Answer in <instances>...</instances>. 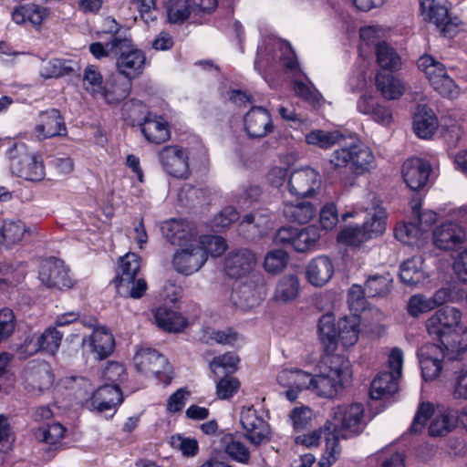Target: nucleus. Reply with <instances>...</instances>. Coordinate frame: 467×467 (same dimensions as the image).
I'll return each mask as SVG.
<instances>
[{
    "label": "nucleus",
    "instance_id": "obj_1",
    "mask_svg": "<svg viewBox=\"0 0 467 467\" xmlns=\"http://www.w3.org/2000/svg\"><path fill=\"white\" fill-rule=\"evenodd\" d=\"M277 58L285 72L294 78L293 89L295 93L310 104H318L322 99L321 94L312 84H306L299 79L303 72L294 50L286 41L271 36L261 42L257 49L254 68L259 74L264 75V71L272 67Z\"/></svg>",
    "mask_w": 467,
    "mask_h": 467
},
{
    "label": "nucleus",
    "instance_id": "obj_2",
    "mask_svg": "<svg viewBox=\"0 0 467 467\" xmlns=\"http://www.w3.org/2000/svg\"><path fill=\"white\" fill-rule=\"evenodd\" d=\"M462 313L452 306L437 310L426 321V329L435 344L443 347L451 359L467 349V333L461 326Z\"/></svg>",
    "mask_w": 467,
    "mask_h": 467
},
{
    "label": "nucleus",
    "instance_id": "obj_3",
    "mask_svg": "<svg viewBox=\"0 0 467 467\" xmlns=\"http://www.w3.org/2000/svg\"><path fill=\"white\" fill-rule=\"evenodd\" d=\"M318 368L317 375L308 373L305 389L320 397L333 398L351 378L350 363L342 355H325Z\"/></svg>",
    "mask_w": 467,
    "mask_h": 467
},
{
    "label": "nucleus",
    "instance_id": "obj_4",
    "mask_svg": "<svg viewBox=\"0 0 467 467\" xmlns=\"http://www.w3.org/2000/svg\"><path fill=\"white\" fill-rule=\"evenodd\" d=\"M330 165L335 168L348 167L356 175H363L376 168V159L371 149L358 139L344 140L329 158Z\"/></svg>",
    "mask_w": 467,
    "mask_h": 467
},
{
    "label": "nucleus",
    "instance_id": "obj_5",
    "mask_svg": "<svg viewBox=\"0 0 467 467\" xmlns=\"http://www.w3.org/2000/svg\"><path fill=\"white\" fill-rule=\"evenodd\" d=\"M76 380L79 387L76 396L79 403L84 404L89 410L99 413L112 411L110 414L112 416L117 407L123 401L119 386L104 384L97 389L96 391H92V386L88 379L78 378Z\"/></svg>",
    "mask_w": 467,
    "mask_h": 467
},
{
    "label": "nucleus",
    "instance_id": "obj_6",
    "mask_svg": "<svg viewBox=\"0 0 467 467\" xmlns=\"http://www.w3.org/2000/svg\"><path fill=\"white\" fill-rule=\"evenodd\" d=\"M6 157L13 175L33 182H41L45 178L42 158L35 152H29L24 143H13L6 150Z\"/></svg>",
    "mask_w": 467,
    "mask_h": 467
},
{
    "label": "nucleus",
    "instance_id": "obj_7",
    "mask_svg": "<svg viewBox=\"0 0 467 467\" xmlns=\"http://www.w3.org/2000/svg\"><path fill=\"white\" fill-rule=\"evenodd\" d=\"M431 417L429 435L431 437L445 436L455 427V416L451 410L438 408L435 410L431 403L423 402L420 404L415 413L410 431L411 433L420 432Z\"/></svg>",
    "mask_w": 467,
    "mask_h": 467
},
{
    "label": "nucleus",
    "instance_id": "obj_8",
    "mask_svg": "<svg viewBox=\"0 0 467 467\" xmlns=\"http://www.w3.org/2000/svg\"><path fill=\"white\" fill-rule=\"evenodd\" d=\"M140 268V257L136 254L128 253L120 258L114 280L119 295L132 298L144 295L147 284L143 278L137 277Z\"/></svg>",
    "mask_w": 467,
    "mask_h": 467
},
{
    "label": "nucleus",
    "instance_id": "obj_9",
    "mask_svg": "<svg viewBox=\"0 0 467 467\" xmlns=\"http://www.w3.org/2000/svg\"><path fill=\"white\" fill-rule=\"evenodd\" d=\"M388 364L389 371L379 372L371 382L369 390L371 399H383L398 391V380L401 377L403 365L401 349L399 348L391 349Z\"/></svg>",
    "mask_w": 467,
    "mask_h": 467
},
{
    "label": "nucleus",
    "instance_id": "obj_10",
    "mask_svg": "<svg viewBox=\"0 0 467 467\" xmlns=\"http://www.w3.org/2000/svg\"><path fill=\"white\" fill-rule=\"evenodd\" d=\"M418 67L424 72L431 87L442 97L454 99L460 88L447 74L444 66L430 55H423L418 59Z\"/></svg>",
    "mask_w": 467,
    "mask_h": 467
},
{
    "label": "nucleus",
    "instance_id": "obj_11",
    "mask_svg": "<svg viewBox=\"0 0 467 467\" xmlns=\"http://www.w3.org/2000/svg\"><path fill=\"white\" fill-rule=\"evenodd\" d=\"M255 265V255L250 250H234L225 256L223 270L231 278L253 279L254 283H259L262 280V275L254 271Z\"/></svg>",
    "mask_w": 467,
    "mask_h": 467
},
{
    "label": "nucleus",
    "instance_id": "obj_12",
    "mask_svg": "<svg viewBox=\"0 0 467 467\" xmlns=\"http://www.w3.org/2000/svg\"><path fill=\"white\" fill-rule=\"evenodd\" d=\"M364 408L360 403L337 406L333 410L331 428L334 431L358 434L364 429Z\"/></svg>",
    "mask_w": 467,
    "mask_h": 467
},
{
    "label": "nucleus",
    "instance_id": "obj_13",
    "mask_svg": "<svg viewBox=\"0 0 467 467\" xmlns=\"http://www.w3.org/2000/svg\"><path fill=\"white\" fill-rule=\"evenodd\" d=\"M128 43L125 47L118 49L116 67L118 72L130 81L142 74L146 65V56L143 51L133 47L131 40L122 38Z\"/></svg>",
    "mask_w": 467,
    "mask_h": 467
},
{
    "label": "nucleus",
    "instance_id": "obj_14",
    "mask_svg": "<svg viewBox=\"0 0 467 467\" xmlns=\"http://www.w3.org/2000/svg\"><path fill=\"white\" fill-rule=\"evenodd\" d=\"M38 278L43 285L50 288L64 290L73 285V280L65 263L54 257L41 263Z\"/></svg>",
    "mask_w": 467,
    "mask_h": 467
},
{
    "label": "nucleus",
    "instance_id": "obj_15",
    "mask_svg": "<svg viewBox=\"0 0 467 467\" xmlns=\"http://www.w3.org/2000/svg\"><path fill=\"white\" fill-rule=\"evenodd\" d=\"M158 159L171 176L186 179L190 175L189 155L185 149L177 145L165 146L158 153Z\"/></svg>",
    "mask_w": 467,
    "mask_h": 467
},
{
    "label": "nucleus",
    "instance_id": "obj_16",
    "mask_svg": "<svg viewBox=\"0 0 467 467\" xmlns=\"http://www.w3.org/2000/svg\"><path fill=\"white\" fill-rule=\"evenodd\" d=\"M419 362L421 369L422 379L425 381L435 379L442 369V360L445 356L450 358L443 347L435 343H430L419 348Z\"/></svg>",
    "mask_w": 467,
    "mask_h": 467
},
{
    "label": "nucleus",
    "instance_id": "obj_17",
    "mask_svg": "<svg viewBox=\"0 0 467 467\" xmlns=\"http://www.w3.org/2000/svg\"><path fill=\"white\" fill-rule=\"evenodd\" d=\"M54 374L50 365L45 360H32L25 371L26 389L34 394L44 392L51 388Z\"/></svg>",
    "mask_w": 467,
    "mask_h": 467
},
{
    "label": "nucleus",
    "instance_id": "obj_18",
    "mask_svg": "<svg viewBox=\"0 0 467 467\" xmlns=\"http://www.w3.org/2000/svg\"><path fill=\"white\" fill-rule=\"evenodd\" d=\"M67 128L59 110L49 109L41 111L33 130V136L38 140L66 136Z\"/></svg>",
    "mask_w": 467,
    "mask_h": 467
},
{
    "label": "nucleus",
    "instance_id": "obj_19",
    "mask_svg": "<svg viewBox=\"0 0 467 467\" xmlns=\"http://www.w3.org/2000/svg\"><path fill=\"white\" fill-rule=\"evenodd\" d=\"M263 279L259 283H254L253 279L246 280L234 287L230 301L235 308L247 311L263 300Z\"/></svg>",
    "mask_w": 467,
    "mask_h": 467
},
{
    "label": "nucleus",
    "instance_id": "obj_20",
    "mask_svg": "<svg viewBox=\"0 0 467 467\" xmlns=\"http://www.w3.org/2000/svg\"><path fill=\"white\" fill-rule=\"evenodd\" d=\"M161 229L165 238L174 245L184 247L197 244L199 237L195 225L187 220L171 219Z\"/></svg>",
    "mask_w": 467,
    "mask_h": 467
},
{
    "label": "nucleus",
    "instance_id": "obj_21",
    "mask_svg": "<svg viewBox=\"0 0 467 467\" xmlns=\"http://www.w3.org/2000/svg\"><path fill=\"white\" fill-rule=\"evenodd\" d=\"M289 192L298 197H307L320 186L319 173L309 167L294 171L287 182Z\"/></svg>",
    "mask_w": 467,
    "mask_h": 467
},
{
    "label": "nucleus",
    "instance_id": "obj_22",
    "mask_svg": "<svg viewBox=\"0 0 467 467\" xmlns=\"http://www.w3.org/2000/svg\"><path fill=\"white\" fill-rule=\"evenodd\" d=\"M206 262L205 252L198 248L197 244L184 246L178 250L172 259L174 269L184 275H191L198 272Z\"/></svg>",
    "mask_w": 467,
    "mask_h": 467
},
{
    "label": "nucleus",
    "instance_id": "obj_23",
    "mask_svg": "<svg viewBox=\"0 0 467 467\" xmlns=\"http://www.w3.org/2000/svg\"><path fill=\"white\" fill-rule=\"evenodd\" d=\"M240 422L245 431L246 439L254 445L262 443L269 434V426L265 419L253 407H244Z\"/></svg>",
    "mask_w": 467,
    "mask_h": 467
},
{
    "label": "nucleus",
    "instance_id": "obj_24",
    "mask_svg": "<svg viewBox=\"0 0 467 467\" xmlns=\"http://www.w3.org/2000/svg\"><path fill=\"white\" fill-rule=\"evenodd\" d=\"M420 16L423 20L433 23L444 35L451 36L454 31V24L448 16V9L436 0H419Z\"/></svg>",
    "mask_w": 467,
    "mask_h": 467
},
{
    "label": "nucleus",
    "instance_id": "obj_25",
    "mask_svg": "<svg viewBox=\"0 0 467 467\" xmlns=\"http://www.w3.org/2000/svg\"><path fill=\"white\" fill-rule=\"evenodd\" d=\"M431 170V165L427 161L410 158L403 163L402 177L410 189L420 191L427 184Z\"/></svg>",
    "mask_w": 467,
    "mask_h": 467
},
{
    "label": "nucleus",
    "instance_id": "obj_26",
    "mask_svg": "<svg viewBox=\"0 0 467 467\" xmlns=\"http://www.w3.org/2000/svg\"><path fill=\"white\" fill-rule=\"evenodd\" d=\"M244 130L251 138H263L273 131L270 113L263 107H253L244 117Z\"/></svg>",
    "mask_w": 467,
    "mask_h": 467
},
{
    "label": "nucleus",
    "instance_id": "obj_27",
    "mask_svg": "<svg viewBox=\"0 0 467 467\" xmlns=\"http://www.w3.org/2000/svg\"><path fill=\"white\" fill-rule=\"evenodd\" d=\"M133 361L139 372L152 376H157L161 373L167 364L164 356L160 354L156 349L148 347L138 348Z\"/></svg>",
    "mask_w": 467,
    "mask_h": 467
},
{
    "label": "nucleus",
    "instance_id": "obj_28",
    "mask_svg": "<svg viewBox=\"0 0 467 467\" xmlns=\"http://www.w3.org/2000/svg\"><path fill=\"white\" fill-rule=\"evenodd\" d=\"M96 319H90L88 322L83 321L87 327H93V332L88 337V345L91 350L97 354L98 358L103 359L109 356L114 349L115 341L112 334L105 327H96ZM86 338L83 339L85 343Z\"/></svg>",
    "mask_w": 467,
    "mask_h": 467
},
{
    "label": "nucleus",
    "instance_id": "obj_29",
    "mask_svg": "<svg viewBox=\"0 0 467 467\" xmlns=\"http://www.w3.org/2000/svg\"><path fill=\"white\" fill-rule=\"evenodd\" d=\"M276 380L280 386L286 389L285 395L289 401H295L298 394L305 389L306 380L309 382L308 373L296 368L281 369Z\"/></svg>",
    "mask_w": 467,
    "mask_h": 467
},
{
    "label": "nucleus",
    "instance_id": "obj_30",
    "mask_svg": "<svg viewBox=\"0 0 467 467\" xmlns=\"http://www.w3.org/2000/svg\"><path fill=\"white\" fill-rule=\"evenodd\" d=\"M465 240V231L458 223H442L433 231V243L442 250H451Z\"/></svg>",
    "mask_w": 467,
    "mask_h": 467
},
{
    "label": "nucleus",
    "instance_id": "obj_31",
    "mask_svg": "<svg viewBox=\"0 0 467 467\" xmlns=\"http://www.w3.org/2000/svg\"><path fill=\"white\" fill-rule=\"evenodd\" d=\"M140 126L149 142L161 144L170 139L169 123L161 116L147 113Z\"/></svg>",
    "mask_w": 467,
    "mask_h": 467
},
{
    "label": "nucleus",
    "instance_id": "obj_32",
    "mask_svg": "<svg viewBox=\"0 0 467 467\" xmlns=\"http://www.w3.org/2000/svg\"><path fill=\"white\" fill-rule=\"evenodd\" d=\"M334 275V265L325 255L313 258L306 267V278L309 284L320 287L326 285Z\"/></svg>",
    "mask_w": 467,
    "mask_h": 467
},
{
    "label": "nucleus",
    "instance_id": "obj_33",
    "mask_svg": "<svg viewBox=\"0 0 467 467\" xmlns=\"http://www.w3.org/2000/svg\"><path fill=\"white\" fill-rule=\"evenodd\" d=\"M132 82L119 75H112L105 83L99 97L108 104H118L130 93Z\"/></svg>",
    "mask_w": 467,
    "mask_h": 467
},
{
    "label": "nucleus",
    "instance_id": "obj_34",
    "mask_svg": "<svg viewBox=\"0 0 467 467\" xmlns=\"http://www.w3.org/2000/svg\"><path fill=\"white\" fill-rule=\"evenodd\" d=\"M246 436L227 433L221 439V445L224 452L233 460L240 463H248L250 451L245 445Z\"/></svg>",
    "mask_w": 467,
    "mask_h": 467
},
{
    "label": "nucleus",
    "instance_id": "obj_35",
    "mask_svg": "<svg viewBox=\"0 0 467 467\" xmlns=\"http://www.w3.org/2000/svg\"><path fill=\"white\" fill-rule=\"evenodd\" d=\"M360 318L358 314L345 316L337 322V341L344 348L354 346L359 336Z\"/></svg>",
    "mask_w": 467,
    "mask_h": 467
},
{
    "label": "nucleus",
    "instance_id": "obj_36",
    "mask_svg": "<svg viewBox=\"0 0 467 467\" xmlns=\"http://www.w3.org/2000/svg\"><path fill=\"white\" fill-rule=\"evenodd\" d=\"M439 127L438 119L431 109L419 107L413 118V130L420 139H430Z\"/></svg>",
    "mask_w": 467,
    "mask_h": 467
},
{
    "label": "nucleus",
    "instance_id": "obj_37",
    "mask_svg": "<svg viewBox=\"0 0 467 467\" xmlns=\"http://www.w3.org/2000/svg\"><path fill=\"white\" fill-rule=\"evenodd\" d=\"M395 237L400 242L410 246L420 247L428 238L426 230L417 223H402L395 228Z\"/></svg>",
    "mask_w": 467,
    "mask_h": 467
},
{
    "label": "nucleus",
    "instance_id": "obj_38",
    "mask_svg": "<svg viewBox=\"0 0 467 467\" xmlns=\"http://www.w3.org/2000/svg\"><path fill=\"white\" fill-rule=\"evenodd\" d=\"M318 337L327 354L331 355L337 345V325L336 326L335 317L331 314L323 315L318 321Z\"/></svg>",
    "mask_w": 467,
    "mask_h": 467
},
{
    "label": "nucleus",
    "instance_id": "obj_39",
    "mask_svg": "<svg viewBox=\"0 0 467 467\" xmlns=\"http://www.w3.org/2000/svg\"><path fill=\"white\" fill-rule=\"evenodd\" d=\"M163 8L169 24L182 25L194 15L192 0H165Z\"/></svg>",
    "mask_w": 467,
    "mask_h": 467
},
{
    "label": "nucleus",
    "instance_id": "obj_40",
    "mask_svg": "<svg viewBox=\"0 0 467 467\" xmlns=\"http://www.w3.org/2000/svg\"><path fill=\"white\" fill-rule=\"evenodd\" d=\"M426 277L421 256H412L404 261L400 266V278L404 284L415 285L423 282Z\"/></svg>",
    "mask_w": 467,
    "mask_h": 467
},
{
    "label": "nucleus",
    "instance_id": "obj_41",
    "mask_svg": "<svg viewBox=\"0 0 467 467\" xmlns=\"http://www.w3.org/2000/svg\"><path fill=\"white\" fill-rule=\"evenodd\" d=\"M154 317L158 327L168 332H179L187 324L184 317L167 306L158 307L155 310Z\"/></svg>",
    "mask_w": 467,
    "mask_h": 467
},
{
    "label": "nucleus",
    "instance_id": "obj_42",
    "mask_svg": "<svg viewBox=\"0 0 467 467\" xmlns=\"http://www.w3.org/2000/svg\"><path fill=\"white\" fill-rule=\"evenodd\" d=\"M28 232L21 220H5L0 227V245L9 247L19 243Z\"/></svg>",
    "mask_w": 467,
    "mask_h": 467
},
{
    "label": "nucleus",
    "instance_id": "obj_43",
    "mask_svg": "<svg viewBox=\"0 0 467 467\" xmlns=\"http://www.w3.org/2000/svg\"><path fill=\"white\" fill-rule=\"evenodd\" d=\"M283 213L288 221L306 223L316 215L317 208L309 202H301L296 204L285 202Z\"/></svg>",
    "mask_w": 467,
    "mask_h": 467
},
{
    "label": "nucleus",
    "instance_id": "obj_44",
    "mask_svg": "<svg viewBox=\"0 0 467 467\" xmlns=\"http://www.w3.org/2000/svg\"><path fill=\"white\" fill-rule=\"evenodd\" d=\"M74 62L61 58L42 60L39 75L44 79L57 78L74 71Z\"/></svg>",
    "mask_w": 467,
    "mask_h": 467
},
{
    "label": "nucleus",
    "instance_id": "obj_45",
    "mask_svg": "<svg viewBox=\"0 0 467 467\" xmlns=\"http://www.w3.org/2000/svg\"><path fill=\"white\" fill-rule=\"evenodd\" d=\"M376 86L387 99H397L405 90L403 83L390 73H379L376 77Z\"/></svg>",
    "mask_w": 467,
    "mask_h": 467
},
{
    "label": "nucleus",
    "instance_id": "obj_46",
    "mask_svg": "<svg viewBox=\"0 0 467 467\" xmlns=\"http://www.w3.org/2000/svg\"><path fill=\"white\" fill-rule=\"evenodd\" d=\"M241 225H247L248 232L251 233L253 237L264 236L273 226L270 216L262 211L246 214L243 218Z\"/></svg>",
    "mask_w": 467,
    "mask_h": 467
},
{
    "label": "nucleus",
    "instance_id": "obj_47",
    "mask_svg": "<svg viewBox=\"0 0 467 467\" xmlns=\"http://www.w3.org/2000/svg\"><path fill=\"white\" fill-rule=\"evenodd\" d=\"M368 218L362 224L368 239L382 234L386 229V212L379 205L373 206L368 213Z\"/></svg>",
    "mask_w": 467,
    "mask_h": 467
},
{
    "label": "nucleus",
    "instance_id": "obj_48",
    "mask_svg": "<svg viewBox=\"0 0 467 467\" xmlns=\"http://www.w3.org/2000/svg\"><path fill=\"white\" fill-rule=\"evenodd\" d=\"M319 238V229L315 225H309L302 229L297 228L293 248L299 253L315 250Z\"/></svg>",
    "mask_w": 467,
    "mask_h": 467
},
{
    "label": "nucleus",
    "instance_id": "obj_49",
    "mask_svg": "<svg viewBox=\"0 0 467 467\" xmlns=\"http://www.w3.org/2000/svg\"><path fill=\"white\" fill-rule=\"evenodd\" d=\"M343 135L338 130L327 131L323 130H313L305 135L306 142L308 145L316 146L320 149H329L338 143Z\"/></svg>",
    "mask_w": 467,
    "mask_h": 467
},
{
    "label": "nucleus",
    "instance_id": "obj_50",
    "mask_svg": "<svg viewBox=\"0 0 467 467\" xmlns=\"http://www.w3.org/2000/svg\"><path fill=\"white\" fill-rule=\"evenodd\" d=\"M35 337L40 351L55 355L61 345L63 334L55 327H49Z\"/></svg>",
    "mask_w": 467,
    "mask_h": 467
},
{
    "label": "nucleus",
    "instance_id": "obj_51",
    "mask_svg": "<svg viewBox=\"0 0 467 467\" xmlns=\"http://www.w3.org/2000/svg\"><path fill=\"white\" fill-rule=\"evenodd\" d=\"M299 292L298 278L294 275L283 276L278 282L275 298L276 301L288 302L294 300Z\"/></svg>",
    "mask_w": 467,
    "mask_h": 467
},
{
    "label": "nucleus",
    "instance_id": "obj_52",
    "mask_svg": "<svg viewBox=\"0 0 467 467\" xmlns=\"http://www.w3.org/2000/svg\"><path fill=\"white\" fill-rule=\"evenodd\" d=\"M392 277L389 274L371 275L365 283V291L368 296H384L391 289Z\"/></svg>",
    "mask_w": 467,
    "mask_h": 467
},
{
    "label": "nucleus",
    "instance_id": "obj_53",
    "mask_svg": "<svg viewBox=\"0 0 467 467\" xmlns=\"http://www.w3.org/2000/svg\"><path fill=\"white\" fill-rule=\"evenodd\" d=\"M83 87L94 98H99L103 89V77L94 65L86 67L83 72Z\"/></svg>",
    "mask_w": 467,
    "mask_h": 467
},
{
    "label": "nucleus",
    "instance_id": "obj_54",
    "mask_svg": "<svg viewBox=\"0 0 467 467\" xmlns=\"http://www.w3.org/2000/svg\"><path fill=\"white\" fill-rule=\"evenodd\" d=\"M376 55L379 66L384 69L395 70L400 64L397 52L385 42L377 45Z\"/></svg>",
    "mask_w": 467,
    "mask_h": 467
},
{
    "label": "nucleus",
    "instance_id": "obj_55",
    "mask_svg": "<svg viewBox=\"0 0 467 467\" xmlns=\"http://www.w3.org/2000/svg\"><path fill=\"white\" fill-rule=\"evenodd\" d=\"M341 453V447L338 437L333 433H329L326 437L325 450L318 462L319 467H331Z\"/></svg>",
    "mask_w": 467,
    "mask_h": 467
},
{
    "label": "nucleus",
    "instance_id": "obj_56",
    "mask_svg": "<svg viewBox=\"0 0 467 467\" xmlns=\"http://www.w3.org/2000/svg\"><path fill=\"white\" fill-rule=\"evenodd\" d=\"M197 246L205 252L206 260L209 254L213 257L220 256L227 247L225 240L217 235L200 236Z\"/></svg>",
    "mask_w": 467,
    "mask_h": 467
},
{
    "label": "nucleus",
    "instance_id": "obj_57",
    "mask_svg": "<svg viewBox=\"0 0 467 467\" xmlns=\"http://www.w3.org/2000/svg\"><path fill=\"white\" fill-rule=\"evenodd\" d=\"M288 262V254L281 249H275L268 252L265 257V270L273 275L282 272Z\"/></svg>",
    "mask_w": 467,
    "mask_h": 467
},
{
    "label": "nucleus",
    "instance_id": "obj_58",
    "mask_svg": "<svg viewBox=\"0 0 467 467\" xmlns=\"http://www.w3.org/2000/svg\"><path fill=\"white\" fill-rule=\"evenodd\" d=\"M122 38L114 37L111 41L108 42L106 45H103L100 42L92 43L89 46L90 53L97 58L100 59L102 57H106L113 54L114 56L118 55V49H121L125 47L127 45L126 40H121Z\"/></svg>",
    "mask_w": 467,
    "mask_h": 467
},
{
    "label": "nucleus",
    "instance_id": "obj_59",
    "mask_svg": "<svg viewBox=\"0 0 467 467\" xmlns=\"http://www.w3.org/2000/svg\"><path fill=\"white\" fill-rule=\"evenodd\" d=\"M171 446L180 451L183 456L194 457L199 452L198 441L190 437H185L182 434H176L171 437Z\"/></svg>",
    "mask_w": 467,
    "mask_h": 467
},
{
    "label": "nucleus",
    "instance_id": "obj_60",
    "mask_svg": "<svg viewBox=\"0 0 467 467\" xmlns=\"http://www.w3.org/2000/svg\"><path fill=\"white\" fill-rule=\"evenodd\" d=\"M368 240L362 226H348L337 235V242L347 245L358 246Z\"/></svg>",
    "mask_w": 467,
    "mask_h": 467
},
{
    "label": "nucleus",
    "instance_id": "obj_61",
    "mask_svg": "<svg viewBox=\"0 0 467 467\" xmlns=\"http://www.w3.org/2000/svg\"><path fill=\"white\" fill-rule=\"evenodd\" d=\"M66 429L58 422L47 423L39 428L37 436L44 442L56 445L61 441Z\"/></svg>",
    "mask_w": 467,
    "mask_h": 467
},
{
    "label": "nucleus",
    "instance_id": "obj_62",
    "mask_svg": "<svg viewBox=\"0 0 467 467\" xmlns=\"http://www.w3.org/2000/svg\"><path fill=\"white\" fill-rule=\"evenodd\" d=\"M126 378V369L124 366L119 362H109L102 371V379L105 384L119 386Z\"/></svg>",
    "mask_w": 467,
    "mask_h": 467
},
{
    "label": "nucleus",
    "instance_id": "obj_63",
    "mask_svg": "<svg viewBox=\"0 0 467 467\" xmlns=\"http://www.w3.org/2000/svg\"><path fill=\"white\" fill-rule=\"evenodd\" d=\"M433 309L434 305L431 304L430 297L421 294L410 296L407 305L408 313L413 317H417Z\"/></svg>",
    "mask_w": 467,
    "mask_h": 467
},
{
    "label": "nucleus",
    "instance_id": "obj_64",
    "mask_svg": "<svg viewBox=\"0 0 467 467\" xmlns=\"http://www.w3.org/2000/svg\"><path fill=\"white\" fill-rule=\"evenodd\" d=\"M381 460V467H405V455L402 451H394L389 446L379 453Z\"/></svg>",
    "mask_w": 467,
    "mask_h": 467
}]
</instances>
